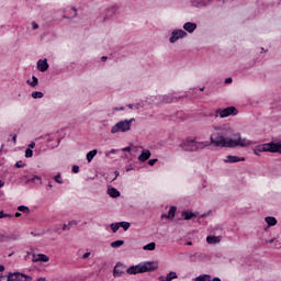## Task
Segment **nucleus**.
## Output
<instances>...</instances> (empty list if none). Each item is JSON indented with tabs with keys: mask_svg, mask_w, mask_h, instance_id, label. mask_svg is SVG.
Wrapping results in <instances>:
<instances>
[{
	"mask_svg": "<svg viewBox=\"0 0 281 281\" xmlns=\"http://www.w3.org/2000/svg\"><path fill=\"white\" fill-rule=\"evenodd\" d=\"M265 243L266 245H272V243H276V238L266 239Z\"/></svg>",
	"mask_w": 281,
	"mask_h": 281,
	"instance_id": "39",
	"label": "nucleus"
},
{
	"mask_svg": "<svg viewBox=\"0 0 281 281\" xmlns=\"http://www.w3.org/2000/svg\"><path fill=\"white\" fill-rule=\"evenodd\" d=\"M35 146H36V143L31 142L30 145H29V148L32 150V148H34Z\"/></svg>",
	"mask_w": 281,
	"mask_h": 281,
	"instance_id": "45",
	"label": "nucleus"
},
{
	"mask_svg": "<svg viewBox=\"0 0 281 281\" xmlns=\"http://www.w3.org/2000/svg\"><path fill=\"white\" fill-rule=\"evenodd\" d=\"M260 153H279L281 155V143H266L254 148V155L260 156Z\"/></svg>",
	"mask_w": 281,
	"mask_h": 281,
	"instance_id": "4",
	"label": "nucleus"
},
{
	"mask_svg": "<svg viewBox=\"0 0 281 281\" xmlns=\"http://www.w3.org/2000/svg\"><path fill=\"white\" fill-rule=\"evenodd\" d=\"M0 218H14V214H10V213H5V212L1 211Z\"/></svg>",
	"mask_w": 281,
	"mask_h": 281,
	"instance_id": "30",
	"label": "nucleus"
},
{
	"mask_svg": "<svg viewBox=\"0 0 281 281\" xmlns=\"http://www.w3.org/2000/svg\"><path fill=\"white\" fill-rule=\"evenodd\" d=\"M48 188H54V186L52 183L48 184Z\"/></svg>",
	"mask_w": 281,
	"mask_h": 281,
	"instance_id": "60",
	"label": "nucleus"
},
{
	"mask_svg": "<svg viewBox=\"0 0 281 281\" xmlns=\"http://www.w3.org/2000/svg\"><path fill=\"white\" fill-rule=\"evenodd\" d=\"M15 168H25V164H23V161L19 160V161L15 164Z\"/></svg>",
	"mask_w": 281,
	"mask_h": 281,
	"instance_id": "38",
	"label": "nucleus"
},
{
	"mask_svg": "<svg viewBox=\"0 0 281 281\" xmlns=\"http://www.w3.org/2000/svg\"><path fill=\"white\" fill-rule=\"evenodd\" d=\"M71 10L74 12L72 16H78V10L75 7H72Z\"/></svg>",
	"mask_w": 281,
	"mask_h": 281,
	"instance_id": "42",
	"label": "nucleus"
},
{
	"mask_svg": "<svg viewBox=\"0 0 281 281\" xmlns=\"http://www.w3.org/2000/svg\"><path fill=\"white\" fill-rule=\"evenodd\" d=\"M183 30L188 32L189 34H192L194 30H196V23L193 22H186L183 24Z\"/></svg>",
	"mask_w": 281,
	"mask_h": 281,
	"instance_id": "16",
	"label": "nucleus"
},
{
	"mask_svg": "<svg viewBox=\"0 0 281 281\" xmlns=\"http://www.w3.org/2000/svg\"><path fill=\"white\" fill-rule=\"evenodd\" d=\"M265 221H266L268 227H273V226L278 225V220H276V217H273V216H268L265 218Z\"/></svg>",
	"mask_w": 281,
	"mask_h": 281,
	"instance_id": "21",
	"label": "nucleus"
},
{
	"mask_svg": "<svg viewBox=\"0 0 281 281\" xmlns=\"http://www.w3.org/2000/svg\"><path fill=\"white\" fill-rule=\"evenodd\" d=\"M188 36V33L183 30H173L171 32V36L169 37V43H177L180 38H186Z\"/></svg>",
	"mask_w": 281,
	"mask_h": 281,
	"instance_id": "8",
	"label": "nucleus"
},
{
	"mask_svg": "<svg viewBox=\"0 0 281 281\" xmlns=\"http://www.w3.org/2000/svg\"><path fill=\"white\" fill-rule=\"evenodd\" d=\"M211 281H222V280H221V278L215 277V278H213V280L211 279Z\"/></svg>",
	"mask_w": 281,
	"mask_h": 281,
	"instance_id": "49",
	"label": "nucleus"
},
{
	"mask_svg": "<svg viewBox=\"0 0 281 281\" xmlns=\"http://www.w3.org/2000/svg\"><path fill=\"white\" fill-rule=\"evenodd\" d=\"M130 150H131V147H124V148H123V151H124V153H130Z\"/></svg>",
	"mask_w": 281,
	"mask_h": 281,
	"instance_id": "47",
	"label": "nucleus"
},
{
	"mask_svg": "<svg viewBox=\"0 0 281 281\" xmlns=\"http://www.w3.org/2000/svg\"><path fill=\"white\" fill-rule=\"evenodd\" d=\"M148 159H150V151L143 149L142 154L138 156V161H148Z\"/></svg>",
	"mask_w": 281,
	"mask_h": 281,
	"instance_id": "20",
	"label": "nucleus"
},
{
	"mask_svg": "<svg viewBox=\"0 0 281 281\" xmlns=\"http://www.w3.org/2000/svg\"><path fill=\"white\" fill-rule=\"evenodd\" d=\"M110 228L112 229L113 234H115L117 232V229H120V222L119 223H112L110 225Z\"/></svg>",
	"mask_w": 281,
	"mask_h": 281,
	"instance_id": "32",
	"label": "nucleus"
},
{
	"mask_svg": "<svg viewBox=\"0 0 281 281\" xmlns=\"http://www.w3.org/2000/svg\"><path fill=\"white\" fill-rule=\"evenodd\" d=\"M207 146H210L207 142H196V138H188L179 145V148L187 153H196V150H203Z\"/></svg>",
	"mask_w": 281,
	"mask_h": 281,
	"instance_id": "3",
	"label": "nucleus"
},
{
	"mask_svg": "<svg viewBox=\"0 0 281 281\" xmlns=\"http://www.w3.org/2000/svg\"><path fill=\"white\" fill-rule=\"evenodd\" d=\"M159 269V263L156 261H145L136 266H131L126 269L128 276H137V273H150V271H157Z\"/></svg>",
	"mask_w": 281,
	"mask_h": 281,
	"instance_id": "2",
	"label": "nucleus"
},
{
	"mask_svg": "<svg viewBox=\"0 0 281 281\" xmlns=\"http://www.w3.org/2000/svg\"><path fill=\"white\" fill-rule=\"evenodd\" d=\"M3 278H5V277L3 274H0V281H2Z\"/></svg>",
	"mask_w": 281,
	"mask_h": 281,
	"instance_id": "55",
	"label": "nucleus"
},
{
	"mask_svg": "<svg viewBox=\"0 0 281 281\" xmlns=\"http://www.w3.org/2000/svg\"><path fill=\"white\" fill-rule=\"evenodd\" d=\"M12 139H13V143L16 144V134L13 135Z\"/></svg>",
	"mask_w": 281,
	"mask_h": 281,
	"instance_id": "51",
	"label": "nucleus"
},
{
	"mask_svg": "<svg viewBox=\"0 0 281 281\" xmlns=\"http://www.w3.org/2000/svg\"><path fill=\"white\" fill-rule=\"evenodd\" d=\"M0 271H1V272L5 271V266L0 265Z\"/></svg>",
	"mask_w": 281,
	"mask_h": 281,
	"instance_id": "48",
	"label": "nucleus"
},
{
	"mask_svg": "<svg viewBox=\"0 0 281 281\" xmlns=\"http://www.w3.org/2000/svg\"><path fill=\"white\" fill-rule=\"evenodd\" d=\"M37 281H45V278H40L37 279Z\"/></svg>",
	"mask_w": 281,
	"mask_h": 281,
	"instance_id": "58",
	"label": "nucleus"
},
{
	"mask_svg": "<svg viewBox=\"0 0 281 281\" xmlns=\"http://www.w3.org/2000/svg\"><path fill=\"white\" fill-rule=\"evenodd\" d=\"M229 135V126H213V132L210 136V142L212 146L215 148H247V146H251L254 144L251 140L247 138L240 137V134H234L233 138L228 137Z\"/></svg>",
	"mask_w": 281,
	"mask_h": 281,
	"instance_id": "1",
	"label": "nucleus"
},
{
	"mask_svg": "<svg viewBox=\"0 0 281 281\" xmlns=\"http://www.w3.org/2000/svg\"><path fill=\"white\" fill-rule=\"evenodd\" d=\"M25 157L26 159H30V157H34V150H32L31 148H26Z\"/></svg>",
	"mask_w": 281,
	"mask_h": 281,
	"instance_id": "34",
	"label": "nucleus"
},
{
	"mask_svg": "<svg viewBox=\"0 0 281 281\" xmlns=\"http://www.w3.org/2000/svg\"><path fill=\"white\" fill-rule=\"evenodd\" d=\"M72 172H74L75 175H78V172H80V167H79L78 165H74V166H72Z\"/></svg>",
	"mask_w": 281,
	"mask_h": 281,
	"instance_id": "37",
	"label": "nucleus"
},
{
	"mask_svg": "<svg viewBox=\"0 0 281 281\" xmlns=\"http://www.w3.org/2000/svg\"><path fill=\"white\" fill-rule=\"evenodd\" d=\"M175 214H177V206H171L168 214H162L161 218H168L169 221H172V218H175Z\"/></svg>",
	"mask_w": 281,
	"mask_h": 281,
	"instance_id": "17",
	"label": "nucleus"
},
{
	"mask_svg": "<svg viewBox=\"0 0 281 281\" xmlns=\"http://www.w3.org/2000/svg\"><path fill=\"white\" fill-rule=\"evenodd\" d=\"M194 281H212V276L210 274H200L194 279Z\"/></svg>",
	"mask_w": 281,
	"mask_h": 281,
	"instance_id": "25",
	"label": "nucleus"
},
{
	"mask_svg": "<svg viewBox=\"0 0 281 281\" xmlns=\"http://www.w3.org/2000/svg\"><path fill=\"white\" fill-rule=\"evenodd\" d=\"M45 94L43 93V92H41V91H34V92H32V98L34 99V100H38V99H41V98H43Z\"/></svg>",
	"mask_w": 281,
	"mask_h": 281,
	"instance_id": "29",
	"label": "nucleus"
},
{
	"mask_svg": "<svg viewBox=\"0 0 281 281\" xmlns=\"http://www.w3.org/2000/svg\"><path fill=\"white\" fill-rule=\"evenodd\" d=\"M32 262H49V257H47V255L44 254H33Z\"/></svg>",
	"mask_w": 281,
	"mask_h": 281,
	"instance_id": "12",
	"label": "nucleus"
},
{
	"mask_svg": "<svg viewBox=\"0 0 281 281\" xmlns=\"http://www.w3.org/2000/svg\"><path fill=\"white\" fill-rule=\"evenodd\" d=\"M181 216H183L184 221H190L191 218H196L199 213H193L192 211H182Z\"/></svg>",
	"mask_w": 281,
	"mask_h": 281,
	"instance_id": "15",
	"label": "nucleus"
},
{
	"mask_svg": "<svg viewBox=\"0 0 281 281\" xmlns=\"http://www.w3.org/2000/svg\"><path fill=\"white\" fill-rule=\"evenodd\" d=\"M3 186H5V183L3 182V180H0V188H3Z\"/></svg>",
	"mask_w": 281,
	"mask_h": 281,
	"instance_id": "52",
	"label": "nucleus"
},
{
	"mask_svg": "<svg viewBox=\"0 0 281 281\" xmlns=\"http://www.w3.org/2000/svg\"><path fill=\"white\" fill-rule=\"evenodd\" d=\"M21 216V213H15V217L19 218Z\"/></svg>",
	"mask_w": 281,
	"mask_h": 281,
	"instance_id": "54",
	"label": "nucleus"
},
{
	"mask_svg": "<svg viewBox=\"0 0 281 281\" xmlns=\"http://www.w3.org/2000/svg\"><path fill=\"white\" fill-rule=\"evenodd\" d=\"M157 247V244L155 241H151L143 247L144 251H155Z\"/></svg>",
	"mask_w": 281,
	"mask_h": 281,
	"instance_id": "23",
	"label": "nucleus"
},
{
	"mask_svg": "<svg viewBox=\"0 0 281 281\" xmlns=\"http://www.w3.org/2000/svg\"><path fill=\"white\" fill-rule=\"evenodd\" d=\"M131 170H133V168H132V167H128V168L126 169V172H131Z\"/></svg>",
	"mask_w": 281,
	"mask_h": 281,
	"instance_id": "53",
	"label": "nucleus"
},
{
	"mask_svg": "<svg viewBox=\"0 0 281 281\" xmlns=\"http://www.w3.org/2000/svg\"><path fill=\"white\" fill-rule=\"evenodd\" d=\"M229 117V115H238V110L236 106H228L226 109H217L215 111V117Z\"/></svg>",
	"mask_w": 281,
	"mask_h": 281,
	"instance_id": "6",
	"label": "nucleus"
},
{
	"mask_svg": "<svg viewBox=\"0 0 281 281\" xmlns=\"http://www.w3.org/2000/svg\"><path fill=\"white\" fill-rule=\"evenodd\" d=\"M7 281H32V277L21 272H10Z\"/></svg>",
	"mask_w": 281,
	"mask_h": 281,
	"instance_id": "7",
	"label": "nucleus"
},
{
	"mask_svg": "<svg viewBox=\"0 0 281 281\" xmlns=\"http://www.w3.org/2000/svg\"><path fill=\"white\" fill-rule=\"evenodd\" d=\"M127 106H128V109H133V104L132 103H130Z\"/></svg>",
	"mask_w": 281,
	"mask_h": 281,
	"instance_id": "56",
	"label": "nucleus"
},
{
	"mask_svg": "<svg viewBox=\"0 0 281 281\" xmlns=\"http://www.w3.org/2000/svg\"><path fill=\"white\" fill-rule=\"evenodd\" d=\"M32 27H33V30H38V23L32 22Z\"/></svg>",
	"mask_w": 281,
	"mask_h": 281,
	"instance_id": "43",
	"label": "nucleus"
},
{
	"mask_svg": "<svg viewBox=\"0 0 281 281\" xmlns=\"http://www.w3.org/2000/svg\"><path fill=\"white\" fill-rule=\"evenodd\" d=\"M148 164H149V166H153L154 164H157V158H155V159H149V160H148Z\"/></svg>",
	"mask_w": 281,
	"mask_h": 281,
	"instance_id": "40",
	"label": "nucleus"
},
{
	"mask_svg": "<svg viewBox=\"0 0 281 281\" xmlns=\"http://www.w3.org/2000/svg\"><path fill=\"white\" fill-rule=\"evenodd\" d=\"M200 91H205V87L200 88Z\"/></svg>",
	"mask_w": 281,
	"mask_h": 281,
	"instance_id": "59",
	"label": "nucleus"
},
{
	"mask_svg": "<svg viewBox=\"0 0 281 281\" xmlns=\"http://www.w3.org/2000/svg\"><path fill=\"white\" fill-rule=\"evenodd\" d=\"M89 256H91V252H86L82 255V259L87 260V258H89Z\"/></svg>",
	"mask_w": 281,
	"mask_h": 281,
	"instance_id": "41",
	"label": "nucleus"
},
{
	"mask_svg": "<svg viewBox=\"0 0 281 281\" xmlns=\"http://www.w3.org/2000/svg\"><path fill=\"white\" fill-rule=\"evenodd\" d=\"M37 69L38 71H47L49 69V64L47 63V59H40L37 61Z\"/></svg>",
	"mask_w": 281,
	"mask_h": 281,
	"instance_id": "14",
	"label": "nucleus"
},
{
	"mask_svg": "<svg viewBox=\"0 0 281 281\" xmlns=\"http://www.w3.org/2000/svg\"><path fill=\"white\" fill-rule=\"evenodd\" d=\"M19 212H24V214H30V207L25 206V205H20L18 207Z\"/></svg>",
	"mask_w": 281,
	"mask_h": 281,
	"instance_id": "33",
	"label": "nucleus"
},
{
	"mask_svg": "<svg viewBox=\"0 0 281 281\" xmlns=\"http://www.w3.org/2000/svg\"><path fill=\"white\" fill-rule=\"evenodd\" d=\"M177 278H179L177 276V272L170 271L166 277L164 276L158 277V281H172V280H177Z\"/></svg>",
	"mask_w": 281,
	"mask_h": 281,
	"instance_id": "13",
	"label": "nucleus"
},
{
	"mask_svg": "<svg viewBox=\"0 0 281 281\" xmlns=\"http://www.w3.org/2000/svg\"><path fill=\"white\" fill-rule=\"evenodd\" d=\"M187 245L188 246H192V241H187Z\"/></svg>",
	"mask_w": 281,
	"mask_h": 281,
	"instance_id": "57",
	"label": "nucleus"
},
{
	"mask_svg": "<svg viewBox=\"0 0 281 281\" xmlns=\"http://www.w3.org/2000/svg\"><path fill=\"white\" fill-rule=\"evenodd\" d=\"M122 245H124V240H122V239L112 241V243L110 244V246L113 247L114 249H117V247H122Z\"/></svg>",
	"mask_w": 281,
	"mask_h": 281,
	"instance_id": "28",
	"label": "nucleus"
},
{
	"mask_svg": "<svg viewBox=\"0 0 281 281\" xmlns=\"http://www.w3.org/2000/svg\"><path fill=\"white\" fill-rule=\"evenodd\" d=\"M108 194L112 199H117V196H120V191L117 189H115V188H109L108 189Z\"/></svg>",
	"mask_w": 281,
	"mask_h": 281,
	"instance_id": "22",
	"label": "nucleus"
},
{
	"mask_svg": "<svg viewBox=\"0 0 281 281\" xmlns=\"http://www.w3.org/2000/svg\"><path fill=\"white\" fill-rule=\"evenodd\" d=\"M32 80L33 81L27 80L26 82H27V85H30V87H33V89H35V87H38V77L33 76Z\"/></svg>",
	"mask_w": 281,
	"mask_h": 281,
	"instance_id": "26",
	"label": "nucleus"
},
{
	"mask_svg": "<svg viewBox=\"0 0 281 281\" xmlns=\"http://www.w3.org/2000/svg\"><path fill=\"white\" fill-rule=\"evenodd\" d=\"M111 153H115V149H111Z\"/></svg>",
	"mask_w": 281,
	"mask_h": 281,
	"instance_id": "61",
	"label": "nucleus"
},
{
	"mask_svg": "<svg viewBox=\"0 0 281 281\" xmlns=\"http://www.w3.org/2000/svg\"><path fill=\"white\" fill-rule=\"evenodd\" d=\"M72 225H78V223H76V221H70L68 224L63 225V231L67 232V231L71 229Z\"/></svg>",
	"mask_w": 281,
	"mask_h": 281,
	"instance_id": "27",
	"label": "nucleus"
},
{
	"mask_svg": "<svg viewBox=\"0 0 281 281\" xmlns=\"http://www.w3.org/2000/svg\"><path fill=\"white\" fill-rule=\"evenodd\" d=\"M240 161H245V157H238V156H226V159L224 160L225 164H238Z\"/></svg>",
	"mask_w": 281,
	"mask_h": 281,
	"instance_id": "11",
	"label": "nucleus"
},
{
	"mask_svg": "<svg viewBox=\"0 0 281 281\" xmlns=\"http://www.w3.org/2000/svg\"><path fill=\"white\" fill-rule=\"evenodd\" d=\"M157 100H159L161 104H170L177 100V97L172 94L157 95Z\"/></svg>",
	"mask_w": 281,
	"mask_h": 281,
	"instance_id": "9",
	"label": "nucleus"
},
{
	"mask_svg": "<svg viewBox=\"0 0 281 281\" xmlns=\"http://www.w3.org/2000/svg\"><path fill=\"white\" fill-rule=\"evenodd\" d=\"M115 15V7H112L105 11L104 14L101 15L103 21H106L108 19H111V16Z\"/></svg>",
	"mask_w": 281,
	"mask_h": 281,
	"instance_id": "18",
	"label": "nucleus"
},
{
	"mask_svg": "<svg viewBox=\"0 0 281 281\" xmlns=\"http://www.w3.org/2000/svg\"><path fill=\"white\" fill-rule=\"evenodd\" d=\"M206 243L209 245H218V243H221V237L220 236H214V235L207 236L206 237Z\"/></svg>",
	"mask_w": 281,
	"mask_h": 281,
	"instance_id": "19",
	"label": "nucleus"
},
{
	"mask_svg": "<svg viewBox=\"0 0 281 281\" xmlns=\"http://www.w3.org/2000/svg\"><path fill=\"white\" fill-rule=\"evenodd\" d=\"M124 269H126V266H124L121 262H117L113 269L114 278H122V276H124Z\"/></svg>",
	"mask_w": 281,
	"mask_h": 281,
	"instance_id": "10",
	"label": "nucleus"
},
{
	"mask_svg": "<svg viewBox=\"0 0 281 281\" xmlns=\"http://www.w3.org/2000/svg\"><path fill=\"white\" fill-rule=\"evenodd\" d=\"M120 227H122L124 229V232L128 231V228L131 227V223L128 222H119Z\"/></svg>",
	"mask_w": 281,
	"mask_h": 281,
	"instance_id": "31",
	"label": "nucleus"
},
{
	"mask_svg": "<svg viewBox=\"0 0 281 281\" xmlns=\"http://www.w3.org/2000/svg\"><path fill=\"white\" fill-rule=\"evenodd\" d=\"M108 58H109V57H106V56H102V57H101V60L104 63L105 60H108Z\"/></svg>",
	"mask_w": 281,
	"mask_h": 281,
	"instance_id": "50",
	"label": "nucleus"
},
{
	"mask_svg": "<svg viewBox=\"0 0 281 281\" xmlns=\"http://www.w3.org/2000/svg\"><path fill=\"white\" fill-rule=\"evenodd\" d=\"M135 122V119H130V120H122L119 121L115 125L112 126L111 133L112 135H115V133H128L131 131V126Z\"/></svg>",
	"mask_w": 281,
	"mask_h": 281,
	"instance_id": "5",
	"label": "nucleus"
},
{
	"mask_svg": "<svg viewBox=\"0 0 281 281\" xmlns=\"http://www.w3.org/2000/svg\"><path fill=\"white\" fill-rule=\"evenodd\" d=\"M113 111H124V106H121V108H113Z\"/></svg>",
	"mask_w": 281,
	"mask_h": 281,
	"instance_id": "46",
	"label": "nucleus"
},
{
	"mask_svg": "<svg viewBox=\"0 0 281 281\" xmlns=\"http://www.w3.org/2000/svg\"><path fill=\"white\" fill-rule=\"evenodd\" d=\"M232 81H233L232 77H228V78L225 79V83H226V85L232 83Z\"/></svg>",
	"mask_w": 281,
	"mask_h": 281,
	"instance_id": "44",
	"label": "nucleus"
},
{
	"mask_svg": "<svg viewBox=\"0 0 281 281\" xmlns=\"http://www.w3.org/2000/svg\"><path fill=\"white\" fill-rule=\"evenodd\" d=\"M27 183H30V181H40V183L42 182V178L41 176H33L32 178H29Z\"/></svg>",
	"mask_w": 281,
	"mask_h": 281,
	"instance_id": "35",
	"label": "nucleus"
},
{
	"mask_svg": "<svg viewBox=\"0 0 281 281\" xmlns=\"http://www.w3.org/2000/svg\"><path fill=\"white\" fill-rule=\"evenodd\" d=\"M95 155H98V149L90 150V151L87 154V161H88L89 164H91V161H93V157H95Z\"/></svg>",
	"mask_w": 281,
	"mask_h": 281,
	"instance_id": "24",
	"label": "nucleus"
},
{
	"mask_svg": "<svg viewBox=\"0 0 281 281\" xmlns=\"http://www.w3.org/2000/svg\"><path fill=\"white\" fill-rule=\"evenodd\" d=\"M54 181H56V183H59V184H63V183H64L60 173H57V175L54 177Z\"/></svg>",
	"mask_w": 281,
	"mask_h": 281,
	"instance_id": "36",
	"label": "nucleus"
}]
</instances>
